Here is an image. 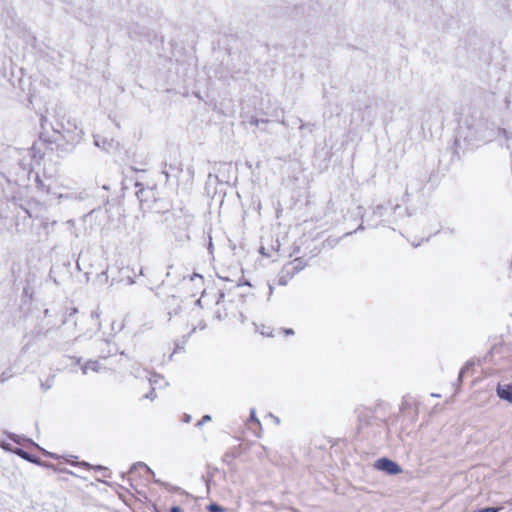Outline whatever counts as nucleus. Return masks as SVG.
<instances>
[{
  "label": "nucleus",
  "mask_w": 512,
  "mask_h": 512,
  "mask_svg": "<svg viewBox=\"0 0 512 512\" xmlns=\"http://www.w3.org/2000/svg\"><path fill=\"white\" fill-rule=\"evenodd\" d=\"M216 302L212 310V316L218 321H225L231 324H242L249 311L247 297L239 287L227 292L218 291L215 295Z\"/></svg>",
  "instance_id": "f257e3e1"
},
{
  "label": "nucleus",
  "mask_w": 512,
  "mask_h": 512,
  "mask_svg": "<svg viewBox=\"0 0 512 512\" xmlns=\"http://www.w3.org/2000/svg\"><path fill=\"white\" fill-rule=\"evenodd\" d=\"M375 467L379 470L385 471L390 475H396L402 472L400 466L388 458L378 459L375 463Z\"/></svg>",
  "instance_id": "f03ea898"
},
{
  "label": "nucleus",
  "mask_w": 512,
  "mask_h": 512,
  "mask_svg": "<svg viewBox=\"0 0 512 512\" xmlns=\"http://www.w3.org/2000/svg\"><path fill=\"white\" fill-rule=\"evenodd\" d=\"M496 392L500 399L512 403V384H498Z\"/></svg>",
  "instance_id": "7ed1b4c3"
},
{
  "label": "nucleus",
  "mask_w": 512,
  "mask_h": 512,
  "mask_svg": "<svg viewBox=\"0 0 512 512\" xmlns=\"http://www.w3.org/2000/svg\"><path fill=\"white\" fill-rule=\"evenodd\" d=\"M126 327V320L123 317H115L111 321V331L113 334L120 333Z\"/></svg>",
  "instance_id": "20e7f679"
},
{
  "label": "nucleus",
  "mask_w": 512,
  "mask_h": 512,
  "mask_svg": "<svg viewBox=\"0 0 512 512\" xmlns=\"http://www.w3.org/2000/svg\"><path fill=\"white\" fill-rule=\"evenodd\" d=\"M255 327H256V331H258L263 336H266V337L274 336L273 329L271 328L270 325H267V324L261 322L259 324H255Z\"/></svg>",
  "instance_id": "39448f33"
},
{
  "label": "nucleus",
  "mask_w": 512,
  "mask_h": 512,
  "mask_svg": "<svg viewBox=\"0 0 512 512\" xmlns=\"http://www.w3.org/2000/svg\"><path fill=\"white\" fill-rule=\"evenodd\" d=\"M209 512H225V509L216 503H211L207 506Z\"/></svg>",
  "instance_id": "423d86ee"
},
{
  "label": "nucleus",
  "mask_w": 512,
  "mask_h": 512,
  "mask_svg": "<svg viewBox=\"0 0 512 512\" xmlns=\"http://www.w3.org/2000/svg\"><path fill=\"white\" fill-rule=\"evenodd\" d=\"M208 293L204 290L202 291L201 293V297L197 300V303L203 307V304H206L207 303V298H208Z\"/></svg>",
  "instance_id": "0eeeda50"
},
{
  "label": "nucleus",
  "mask_w": 512,
  "mask_h": 512,
  "mask_svg": "<svg viewBox=\"0 0 512 512\" xmlns=\"http://www.w3.org/2000/svg\"><path fill=\"white\" fill-rule=\"evenodd\" d=\"M190 282L195 283L196 285L202 286L204 283V279L200 275H194L193 277H191Z\"/></svg>",
  "instance_id": "6e6552de"
},
{
  "label": "nucleus",
  "mask_w": 512,
  "mask_h": 512,
  "mask_svg": "<svg viewBox=\"0 0 512 512\" xmlns=\"http://www.w3.org/2000/svg\"><path fill=\"white\" fill-rule=\"evenodd\" d=\"M16 453H17L19 456H21L22 458L26 459V460H31V459H30V457H29V455H28V453H27L26 451L22 450V449H18V450L16 451Z\"/></svg>",
  "instance_id": "1a4fd4ad"
},
{
  "label": "nucleus",
  "mask_w": 512,
  "mask_h": 512,
  "mask_svg": "<svg viewBox=\"0 0 512 512\" xmlns=\"http://www.w3.org/2000/svg\"><path fill=\"white\" fill-rule=\"evenodd\" d=\"M282 332H283V334H284V335H286V336H288V335H293V334H294L293 329H290V328H288V329H282Z\"/></svg>",
  "instance_id": "9d476101"
},
{
  "label": "nucleus",
  "mask_w": 512,
  "mask_h": 512,
  "mask_svg": "<svg viewBox=\"0 0 512 512\" xmlns=\"http://www.w3.org/2000/svg\"><path fill=\"white\" fill-rule=\"evenodd\" d=\"M211 420V417L209 415L203 416L202 420L198 422V425H202L204 422Z\"/></svg>",
  "instance_id": "9b49d317"
},
{
  "label": "nucleus",
  "mask_w": 512,
  "mask_h": 512,
  "mask_svg": "<svg viewBox=\"0 0 512 512\" xmlns=\"http://www.w3.org/2000/svg\"><path fill=\"white\" fill-rule=\"evenodd\" d=\"M170 512H182V509L179 506H173Z\"/></svg>",
  "instance_id": "f8f14e48"
},
{
  "label": "nucleus",
  "mask_w": 512,
  "mask_h": 512,
  "mask_svg": "<svg viewBox=\"0 0 512 512\" xmlns=\"http://www.w3.org/2000/svg\"><path fill=\"white\" fill-rule=\"evenodd\" d=\"M78 312L77 308H71L70 315L76 314Z\"/></svg>",
  "instance_id": "ddd939ff"
},
{
  "label": "nucleus",
  "mask_w": 512,
  "mask_h": 512,
  "mask_svg": "<svg viewBox=\"0 0 512 512\" xmlns=\"http://www.w3.org/2000/svg\"><path fill=\"white\" fill-rule=\"evenodd\" d=\"M250 418H251V420H253V421H255V422L259 423V422H258V420L255 418L254 414H251V417H250Z\"/></svg>",
  "instance_id": "4468645a"
}]
</instances>
